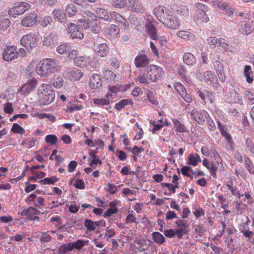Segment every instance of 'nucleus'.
Segmentation results:
<instances>
[{
    "instance_id": "nucleus-10",
    "label": "nucleus",
    "mask_w": 254,
    "mask_h": 254,
    "mask_svg": "<svg viewBox=\"0 0 254 254\" xmlns=\"http://www.w3.org/2000/svg\"><path fill=\"white\" fill-rule=\"evenodd\" d=\"M68 33L70 34L72 39H82L84 37V34L82 31V27L75 25L74 23H70L69 25L67 24Z\"/></svg>"
},
{
    "instance_id": "nucleus-33",
    "label": "nucleus",
    "mask_w": 254,
    "mask_h": 254,
    "mask_svg": "<svg viewBox=\"0 0 254 254\" xmlns=\"http://www.w3.org/2000/svg\"><path fill=\"white\" fill-rule=\"evenodd\" d=\"M174 127L176 130L180 132H185L187 131V128L185 126L181 124L178 120L173 119L172 120Z\"/></svg>"
},
{
    "instance_id": "nucleus-55",
    "label": "nucleus",
    "mask_w": 254,
    "mask_h": 254,
    "mask_svg": "<svg viewBox=\"0 0 254 254\" xmlns=\"http://www.w3.org/2000/svg\"><path fill=\"white\" fill-rule=\"evenodd\" d=\"M44 199L40 196L37 197V200L34 202V204L35 206L40 208L41 206H44Z\"/></svg>"
},
{
    "instance_id": "nucleus-8",
    "label": "nucleus",
    "mask_w": 254,
    "mask_h": 254,
    "mask_svg": "<svg viewBox=\"0 0 254 254\" xmlns=\"http://www.w3.org/2000/svg\"><path fill=\"white\" fill-rule=\"evenodd\" d=\"M30 7V4L26 2H21L18 3L17 4L9 11L8 13L14 17H16L17 15L22 14Z\"/></svg>"
},
{
    "instance_id": "nucleus-49",
    "label": "nucleus",
    "mask_w": 254,
    "mask_h": 254,
    "mask_svg": "<svg viewBox=\"0 0 254 254\" xmlns=\"http://www.w3.org/2000/svg\"><path fill=\"white\" fill-rule=\"evenodd\" d=\"M83 107L81 105H74L73 104L72 106H67L66 108V112H68L69 113H71L74 111H78L82 109Z\"/></svg>"
},
{
    "instance_id": "nucleus-64",
    "label": "nucleus",
    "mask_w": 254,
    "mask_h": 254,
    "mask_svg": "<svg viewBox=\"0 0 254 254\" xmlns=\"http://www.w3.org/2000/svg\"><path fill=\"white\" fill-rule=\"evenodd\" d=\"M175 224L179 229H182L185 230L187 225L185 223L184 220H178L175 222Z\"/></svg>"
},
{
    "instance_id": "nucleus-6",
    "label": "nucleus",
    "mask_w": 254,
    "mask_h": 254,
    "mask_svg": "<svg viewBox=\"0 0 254 254\" xmlns=\"http://www.w3.org/2000/svg\"><path fill=\"white\" fill-rule=\"evenodd\" d=\"M191 119L196 121L199 125H203L209 117L208 113L204 111L196 109H192L190 112Z\"/></svg>"
},
{
    "instance_id": "nucleus-27",
    "label": "nucleus",
    "mask_w": 254,
    "mask_h": 254,
    "mask_svg": "<svg viewBox=\"0 0 254 254\" xmlns=\"http://www.w3.org/2000/svg\"><path fill=\"white\" fill-rule=\"evenodd\" d=\"M89 61V58L86 56H83L78 57L74 61V64L77 66L80 67H84L87 66L88 62Z\"/></svg>"
},
{
    "instance_id": "nucleus-48",
    "label": "nucleus",
    "mask_w": 254,
    "mask_h": 254,
    "mask_svg": "<svg viewBox=\"0 0 254 254\" xmlns=\"http://www.w3.org/2000/svg\"><path fill=\"white\" fill-rule=\"evenodd\" d=\"M118 210L117 208H108L106 212L103 214V216L104 218H107L111 216L112 214L114 213H117Z\"/></svg>"
},
{
    "instance_id": "nucleus-58",
    "label": "nucleus",
    "mask_w": 254,
    "mask_h": 254,
    "mask_svg": "<svg viewBox=\"0 0 254 254\" xmlns=\"http://www.w3.org/2000/svg\"><path fill=\"white\" fill-rule=\"evenodd\" d=\"M188 232V231H186L184 229H178L176 230L175 232V235H177L178 239H181L183 237V235L184 234H187Z\"/></svg>"
},
{
    "instance_id": "nucleus-39",
    "label": "nucleus",
    "mask_w": 254,
    "mask_h": 254,
    "mask_svg": "<svg viewBox=\"0 0 254 254\" xmlns=\"http://www.w3.org/2000/svg\"><path fill=\"white\" fill-rule=\"evenodd\" d=\"M11 131L15 133L24 134L25 130L17 123H14L11 129Z\"/></svg>"
},
{
    "instance_id": "nucleus-53",
    "label": "nucleus",
    "mask_w": 254,
    "mask_h": 254,
    "mask_svg": "<svg viewBox=\"0 0 254 254\" xmlns=\"http://www.w3.org/2000/svg\"><path fill=\"white\" fill-rule=\"evenodd\" d=\"M213 64L216 72L223 70V65L220 61H216L214 62Z\"/></svg>"
},
{
    "instance_id": "nucleus-57",
    "label": "nucleus",
    "mask_w": 254,
    "mask_h": 254,
    "mask_svg": "<svg viewBox=\"0 0 254 254\" xmlns=\"http://www.w3.org/2000/svg\"><path fill=\"white\" fill-rule=\"evenodd\" d=\"M196 7L197 9L201 10L203 13L206 14V12L207 11L208 7L206 5L201 3H198L196 5Z\"/></svg>"
},
{
    "instance_id": "nucleus-43",
    "label": "nucleus",
    "mask_w": 254,
    "mask_h": 254,
    "mask_svg": "<svg viewBox=\"0 0 254 254\" xmlns=\"http://www.w3.org/2000/svg\"><path fill=\"white\" fill-rule=\"evenodd\" d=\"M84 245L85 242L82 240H78L74 243H71V247H73V249L75 248L77 250H80Z\"/></svg>"
},
{
    "instance_id": "nucleus-45",
    "label": "nucleus",
    "mask_w": 254,
    "mask_h": 254,
    "mask_svg": "<svg viewBox=\"0 0 254 254\" xmlns=\"http://www.w3.org/2000/svg\"><path fill=\"white\" fill-rule=\"evenodd\" d=\"M94 103L95 104L98 105H107L109 104L110 101L109 100L105 98H101V99H95L94 100Z\"/></svg>"
},
{
    "instance_id": "nucleus-18",
    "label": "nucleus",
    "mask_w": 254,
    "mask_h": 254,
    "mask_svg": "<svg viewBox=\"0 0 254 254\" xmlns=\"http://www.w3.org/2000/svg\"><path fill=\"white\" fill-rule=\"evenodd\" d=\"M90 87L92 89H98L102 85V80L100 75L94 73L90 78Z\"/></svg>"
},
{
    "instance_id": "nucleus-40",
    "label": "nucleus",
    "mask_w": 254,
    "mask_h": 254,
    "mask_svg": "<svg viewBox=\"0 0 254 254\" xmlns=\"http://www.w3.org/2000/svg\"><path fill=\"white\" fill-rule=\"evenodd\" d=\"M70 49L69 45L66 44H61L59 45L57 48V52L60 54H65Z\"/></svg>"
},
{
    "instance_id": "nucleus-35",
    "label": "nucleus",
    "mask_w": 254,
    "mask_h": 254,
    "mask_svg": "<svg viewBox=\"0 0 254 254\" xmlns=\"http://www.w3.org/2000/svg\"><path fill=\"white\" fill-rule=\"evenodd\" d=\"M127 4V0H112V5L117 8H123Z\"/></svg>"
},
{
    "instance_id": "nucleus-31",
    "label": "nucleus",
    "mask_w": 254,
    "mask_h": 254,
    "mask_svg": "<svg viewBox=\"0 0 254 254\" xmlns=\"http://www.w3.org/2000/svg\"><path fill=\"white\" fill-rule=\"evenodd\" d=\"M154 241L158 244H162L165 241V238L162 234L158 232H154L152 234Z\"/></svg>"
},
{
    "instance_id": "nucleus-19",
    "label": "nucleus",
    "mask_w": 254,
    "mask_h": 254,
    "mask_svg": "<svg viewBox=\"0 0 254 254\" xmlns=\"http://www.w3.org/2000/svg\"><path fill=\"white\" fill-rule=\"evenodd\" d=\"M238 30L243 34L248 35L252 31V27L250 23L242 21L239 24Z\"/></svg>"
},
{
    "instance_id": "nucleus-7",
    "label": "nucleus",
    "mask_w": 254,
    "mask_h": 254,
    "mask_svg": "<svg viewBox=\"0 0 254 254\" xmlns=\"http://www.w3.org/2000/svg\"><path fill=\"white\" fill-rule=\"evenodd\" d=\"M83 23L85 29H88L94 33H97L100 31V27L98 25V20L96 16H91L90 18L84 19Z\"/></svg>"
},
{
    "instance_id": "nucleus-4",
    "label": "nucleus",
    "mask_w": 254,
    "mask_h": 254,
    "mask_svg": "<svg viewBox=\"0 0 254 254\" xmlns=\"http://www.w3.org/2000/svg\"><path fill=\"white\" fill-rule=\"evenodd\" d=\"M146 72L148 78L153 82L158 81L162 76L163 74L162 68L155 65L148 66L147 68Z\"/></svg>"
},
{
    "instance_id": "nucleus-11",
    "label": "nucleus",
    "mask_w": 254,
    "mask_h": 254,
    "mask_svg": "<svg viewBox=\"0 0 254 254\" xmlns=\"http://www.w3.org/2000/svg\"><path fill=\"white\" fill-rule=\"evenodd\" d=\"M112 12H109L107 10L99 7L96 9L97 16L101 22L104 23H109L113 19Z\"/></svg>"
},
{
    "instance_id": "nucleus-28",
    "label": "nucleus",
    "mask_w": 254,
    "mask_h": 254,
    "mask_svg": "<svg viewBox=\"0 0 254 254\" xmlns=\"http://www.w3.org/2000/svg\"><path fill=\"white\" fill-rule=\"evenodd\" d=\"M73 250L71 247V243H67L61 245V246L57 250L58 254H66L67 252Z\"/></svg>"
},
{
    "instance_id": "nucleus-61",
    "label": "nucleus",
    "mask_w": 254,
    "mask_h": 254,
    "mask_svg": "<svg viewBox=\"0 0 254 254\" xmlns=\"http://www.w3.org/2000/svg\"><path fill=\"white\" fill-rule=\"evenodd\" d=\"M4 111L7 114H11L13 111L12 104L7 103L4 106Z\"/></svg>"
},
{
    "instance_id": "nucleus-63",
    "label": "nucleus",
    "mask_w": 254,
    "mask_h": 254,
    "mask_svg": "<svg viewBox=\"0 0 254 254\" xmlns=\"http://www.w3.org/2000/svg\"><path fill=\"white\" fill-rule=\"evenodd\" d=\"M51 240V237L46 232L43 233L41 237V241L42 242H49Z\"/></svg>"
},
{
    "instance_id": "nucleus-44",
    "label": "nucleus",
    "mask_w": 254,
    "mask_h": 254,
    "mask_svg": "<svg viewBox=\"0 0 254 254\" xmlns=\"http://www.w3.org/2000/svg\"><path fill=\"white\" fill-rule=\"evenodd\" d=\"M64 84V80L62 77H58L56 78L53 83V85L56 88H60Z\"/></svg>"
},
{
    "instance_id": "nucleus-62",
    "label": "nucleus",
    "mask_w": 254,
    "mask_h": 254,
    "mask_svg": "<svg viewBox=\"0 0 254 254\" xmlns=\"http://www.w3.org/2000/svg\"><path fill=\"white\" fill-rule=\"evenodd\" d=\"M78 52L76 50H70L69 51L68 53V57L70 60H74L77 59V56Z\"/></svg>"
},
{
    "instance_id": "nucleus-52",
    "label": "nucleus",
    "mask_w": 254,
    "mask_h": 254,
    "mask_svg": "<svg viewBox=\"0 0 254 254\" xmlns=\"http://www.w3.org/2000/svg\"><path fill=\"white\" fill-rule=\"evenodd\" d=\"M246 143L248 149L252 152H254V144L252 140L250 138H247Z\"/></svg>"
},
{
    "instance_id": "nucleus-23",
    "label": "nucleus",
    "mask_w": 254,
    "mask_h": 254,
    "mask_svg": "<svg viewBox=\"0 0 254 254\" xmlns=\"http://www.w3.org/2000/svg\"><path fill=\"white\" fill-rule=\"evenodd\" d=\"M67 73L69 74V76H70L73 78L79 80L82 77L83 75V72L80 70H72L70 68H67L65 70V71L64 72V74H65L67 75Z\"/></svg>"
},
{
    "instance_id": "nucleus-42",
    "label": "nucleus",
    "mask_w": 254,
    "mask_h": 254,
    "mask_svg": "<svg viewBox=\"0 0 254 254\" xmlns=\"http://www.w3.org/2000/svg\"><path fill=\"white\" fill-rule=\"evenodd\" d=\"M245 162L247 169L251 174H254V166H253L250 159L245 157Z\"/></svg>"
},
{
    "instance_id": "nucleus-59",
    "label": "nucleus",
    "mask_w": 254,
    "mask_h": 254,
    "mask_svg": "<svg viewBox=\"0 0 254 254\" xmlns=\"http://www.w3.org/2000/svg\"><path fill=\"white\" fill-rule=\"evenodd\" d=\"M75 187L79 189H84L85 188L84 182L83 180L77 179Z\"/></svg>"
},
{
    "instance_id": "nucleus-46",
    "label": "nucleus",
    "mask_w": 254,
    "mask_h": 254,
    "mask_svg": "<svg viewBox=\"0 0 254 254\" xmlns=\"http://www.w3.org/2000/svg\"><path fill=\"white\" fill-rule=\"evenodd\" d=\"M220 46L225 50L233 53L235 48L231 45L228 42H221Z\"/></svg>"
},
{
    "instance_id": "nucleus-17",
    "label": "nucleus",
    "mask_w": 254,
    "mask_h": 254,
    "mask_svg": "<svg viewBox=\"0 0 254 254\" xmlns=\"http://www.w3.org/2000/svg\"><path fill=\"white\" fill-rule=\"evenodd\" d=\"M113 19L116 20L117 22L122 28L127 29L129 26L127 19L123 17L120 14L113 11L112 13Z\"/></svg>"
},
{
    "instance_id": "nucleus-32",
    "label": "nucleus",
    "mask_w": 254,
    "mask_h": 254,
    "mask_svg": "<svg viewBox=\"0 0 254 254\" xmlns=\"http://www.w3.org/2000/svg\"><path fill=\"white\" fill-rule=\"evenodd\" d=\"M207 43L215 48L220 46L221 43V39H218L215 37H210L207 39Z\"/></svg>"
},
{
    "instance_id": "nucleus-50",
    "label": "nucleus",
    "mask_w": 254,
    "mask_h": 254,
    "mask_svg": "<svg viewBox=\"0 0 254 254\" xmlns=\"http://www.w3.org/2000/svg\"><path fill=\"white\" fill-rule=\"evenodd\" d=\"M53 21V18L50 16H45L41 21V25L43 27L47 26Z\"/></svg>"
},
{
    "instance_id": "nucleus-30",
    "label": "nucleus",
    "mask_w": 254,
    "mask_h": 254,
    "mask_svg": "<svg viewBox=\"0 0 254 254\" xmlns=\"http://www.w3.org/2000/svg\"><path fill=\"white\" fill-rule=\"evenodd\" d=\"M198 162H201V159L198 154H195V155H193L191 154L189 155L188 164L196 166Z\"/></svg>"
},
{
    "instance_id": "nucleus-5",
    "label": "nucleus",
    "mask_w": 254,
    "mask_h": 254,
    "mask_svg": "<svg viewBox=\"0 0 254 254\" xmlns=\"http://www.w3.org/2000/svg\"><path fill=\"white\" fill-rule=\"evenodd\" d=\"M21 44L30 53L37 45L35 34L31 33L24 35L21 39Z\"/></svg>"
},
{
    "instance_id": "nucleus-3",
    "label": "nucleus",
    "mask_w": 254,
    "mask_h": 254,
    "mask_svg": "<svg viewBox=\"0 0 254 254\" xmlns=\"http://www.w3.org/2000/svg\"><path fill=\"white\" fill-rule=\"evenodd\" d=\"M44 92L41 93L40 102L44 105H49L53 102L55 99V94L53 90L50 89L51 86L48 84H42Z\"/></svg>"
},
{
    "instance_id": "nucleus-60",
    "label": "nucleus",
    "mask_w": 254,
    "mask_h": 254,
    "mask_svg": "<svg viewBox=\"0 0 254 254\" xmlns=\"http://www.w3.org/2000/svg\"><path fill=\"white\" fill-rule=\"evenodd\" d=\"M38 183L43 185H53L54 184V182L52 180V178H46L43 180H40L38 181Z\"/></svg>"
},
{
    "instance_id": "nucleus-56",
    "label": "nucleus",
    "mask_w": 254,
    "mask_h": 254,
    "mask_svg": "<svg viewBox=\"0 0 254 254\" xmlns=\"http://www.w3.org/2000/svg\"><path fill=\"white\" fill-rule=\"evenodd\" d=\"M77 166V163L75 161H71L68 164V170L69 172H73Z\"/></svg>"
},
{
    "instance_id": "nucleus-2",
    "label": "nucleus",
    "mask_w": 254,
    "mask_h": 254,
    "mask_svg": "<svg viewBox=\"0 0 254 254\" xmlns=\"http://www.w3.org/2000/svg\"><path fill=\"white\" fill-rule=\"evenodd\" d=\"M58 64L52 59H47L40 63L36 68L37 73L41 76H47L58 70Z\"/></svg>"
},
{
    "instance_id": "nucleus-1",
    "label": "nucleus",
    "mask_w": 254,
    "mask_h": 254,
    "mask_svg": "<svg viewBox=\"0 0 254 254\" xmlns=\"http://www.w3.org/2000/svg\"><path fill=\"white\" fill-rule=\"evenodd\" d=\"M154 12L158 14L159 21L170 29H176L180 25V20L165 7L159 6L154 9Z\"/></svg>"
},
{
    "instance_id": "nucleus-16",
    "label": "nucleus",
    "mask_w": 254,
    "mask_h": 254,
    "mask_svg": "<svg viewBox=\"0 0 254 254\" xmlns=\"http://www.w3.org/2000/svg\"><path fill=\"white\" fill-rule=\"evenodd\" d=\"M104 32L108 38H114L119 34L120 28L118 26L112 24L104 28Z\"/></svg>"
},
{
    "instance_id": "nucleus-34",
    "label": "nucleus",
    "mask_w": 254,
    "mask_h": 254,
    "mask_svg": "<svg viewBox=\"0 0 254 254\" xmlns=\"http://www.w3.org/2000/svg\"><path fill=\"white\" fill-rule=\"evenodd\" d=\"M132 103L131 100L128 99H123L121 100L119 103H117L115 105V109L118 111H120L123 109L125 106L130 104Z\"/></svg>"
},
{
    "instance_id": "nucleus-13",
    "label": "nucleus",
    "mask_w": 254,
    "mask_h": 254,
    "mask_svg": "<svg viewBox=\"0 0 254 254\" xmlns=\"http://www.w3.org/2000/svg\"><path fill=\"white\" fill-rule=\"evenodd\" d=\"M37 18V14L35 11L30 13L21 20V24L25 27H31L34 26Z\"/></svg>"
},
{
    "instance_id": "nucleus-25",
    "label": "nucleus",
    "mask_w": 254,
    "mask_h": 254,
    "mask_svg": "<svg viewBox=\"0 0 254 254\" xmlns=\"http://www.w3.org/2000/svg\"><path fill=\"white\" fill-rule=\"evenodd\" d=\"M53 15L55 19H57L60 22H64L65 19V13L61 9H56L53 11Z\"/></svg>"
},
{
    "instance_id": "nucleus-26",
    "label": "nucleus",
    "mask_w": 254,
    "mask_h": 254,
    "mask_svg": "<svg viewBox=\"0 0 254 254\" xmlns=\"http://www.w3.org/2000/svg\"><path fill=\"white\" fill-rule=\"evenodd\" d=\"M183 61L187 65H192L195 64V58L193 54L186 53L183 56Z\"/></svg>"
},
{
    "instance_id": "nucleus-9",
    "label": "nucleus",
    "mask_w": 254,
    "mask_h": 254,
    "mask_svg": "<svg viewBox=\"0 0 254 254\" xmlns=\"http://www.w3.org/2000/svg\"><path fill=\"white\" fill-rule=\"evenodd\" d=\"M18 58L17 50L15 46H7L3 50L2 58L4 61L11 62Z\"/></svg>"
},
{
    "instance_id": "nucleus-41",
    "label": "nucleus",
    "mask_w": 254,
    "mask_h": 254,
    "mask_svg": "<svg viewBox=\"0 0 254 254\" xmlns=\"http://www.w3.org/2000/svg\"><path fill=\"white\" fill-rule=\"evenodd\" d=\"M148 79H149L148 77V75H147L146 72L138 75L136 81H139V83L142 84H147L148 83Z\"/></svg>"
},
{
    "instance_id": "nucleus-36",
    "label": "nucleus",
    "mask_w": 254,
    "mask_h": 254,
    "mask_svg": "<svg viewBox=\"0 0 254 254\" xmlns=\"http://www.w3.org/2000/svg\"><path fill=\"white\" fill-rule=\"evenodd\" d=\"M95 224V221H93L89 219H86L85 220L84 225L88 231H93L96 229Z\"/></svg>"
},
{
    "instance_id": "nucleus-54",
    "label": "nucleus",
    "mask_w": 254,
    "mask_h": 254,
    "mask_svg": "<svg viewBox=\"0 0 254 254\" xmlns=\"http://www.w3.org/2000/svg\"><path fill=\"white\" fill-rule=\"evenodd\" d=\"M154 40L156 41V43H158L162 47H167V42L164 38L157 36V39Z\"/></svg>"
},
{
    "instance_id": "nucleus-37",
    "label": "nucleus",
    "mask_w": 254,
    "mask_h": 254,
    "mask_svg": "<svg viewBox=\"0 0 254 254\" xmlns=\"http://www.w3.org/2000/svg\"><path fill=\"white\" fill-rule=\"evenodd\" d=\"M58 141V138L55 134H49L46 136L45 141L52 145H55Z\"/></svg>"
},
{
    "instance_id": "nucleus-15",
    "label": "nucleus",
    "mask_w": 254,
    "mask_h": 254,
    "mask_svg": "<svg viewBox=\"0 0 254 254\" xmlns=\"http://www.w3.org/2000/svg\"><path fill=\"white\" fill-rule=\"evenodd\" d=\"M94 50L97 56L104 58L107 56L109 53V47L107 44L103 43L97 45H94Z\"/></svg>"
},
{
    "instance_id": "nucleus-21",
    "label": "nucleus",
    "mask_w": 254,
    "mask_h": 254,
    "mask_svg": "<svg viewBox=\"0 0 254 254\" xmlns=\"http://www.w3.org/2000/svg\"><path fill=\"white\" fill-rule=\"evenodd\" d=\"M217 6L221 10L225 11L226 14L230 17H233L234 12L235 11L231 5H229L226 2L222 3L221 2H218Z\"/></svg>"
},
{
    "instance_id": "nucleus-24",
    "label": "nucleus",
    "mask_w": 254,
    "mask_h": 254,
    "mask_svg": "<svg viewBox=\"0 0 254 254\" xmlns=\"http://www.w3.org/2000/svg\"><path fill=\"white\" fill-rule=\"evenodd\" d=\"M130 4V7L131 10L135 12H142V6L141 3L135 0H127Z\"/></svg>"
},
{
    "instance_id": "nucleus-51",
    "label": "nucleus",
    "mask_w": 254,
    "mask_h": 254,
    "mask_svg": "<svg viewBox=\"0 0 254 254\" xmlns=\"http://www.w3.org/2000/svg\"><path fill=\"white\" fill-rule=\"evenodd\" d=\"M11 24V22L9 19H3L0 22V26L3 30L7 28Z\"/></svg>"
},
{
    "instance_id": "nucleus-47",
    "label": "nucleus",
    "mask_w": 254,
    "mask_h": 254,
    "mask_svg": "<svg viewBox=\"0 0 254 254\" xmlns=\"http://www.w3.org/2000/svg\"><path fill=\"white\" fill-rule=\"evenodd\" d=\"M177 35L178 37L184 39H188L191 36L190 33L187 31H180L177 32Z\"/></svg>"
},
{
    "instance_id": "nucleus-12",
    "label": "nucleus",
    "mask_w": 254,
    "mask_h": 254,
    "mask_svg": "<svg viewBox=\"0 0 254 254\" xmlns=\"http://www.w3.org/2000/svg\"><path fill=\"white\" fill-rule=\"evenodd\" d=\"M37 83V81L35 79L29 80L26 83L21 87L19 91L21 92V93L24 95H27L31 91L35 89Z\"/></svg>"
},
{
    "instance_id": "nucleus-14",
    "label": "nucleus",
    "mask_w": 254,
    "mask_h": 254,
    "mask_svg": "<svg viewBox=\"0 0 254 254\" xmlns=\"http://www.w3.org/2000/svg\"><path fill=\"white\" fill-rule=\"evenodd\" d=\"M148 57L144 54L138 55L134 59V64L137 68H144L149 64Z\"/></svg>"
},
{
    "instance_id": "nucleus-38",
    "label": "nucleus",
    "mask_w": 254,
    "mask_h": 254,
    "mask_svg": "<svg viewBox=\"0 0 254 254\" xmlns=\"http://www.w3.org/2000/svg\"><path fill=\"white\" fill-rule=\"evenodd\" d=\"M65 12L70 16H73L77 12V9L73 4H68L65 9Z\"/></svg>"
},
{
    "instance_id": "nucleus-29",
    "label": "nucleus",
    "mask_w": 254,
    "mask_h": 254,
    "mask_svg": "<svg viewBox=\"0 0 254 254\" xmlns=\"http://www.w3.org/2000/svg\"><path fill=\"white\" fill-rule=\"evenodd\" d=\"M222 134L225 137L227 140L226 143H228L229 146L226 147V149L227 150L234 149V143L232 140V137L226 131L221 130Z\"/></svg>"
},
{
    "instance_id": "nucleus-22",
    "label": "nucleus",
    "mask_w": 254,
    "mask_h": 254,
    "mask_svg": "<svg viewBox=\"0 0 254 254\" xmlns=\"http://www.w3.org/2000/svg\"><path fill=\"white\" fill-rule=\"evenodd\" d=\"M145 27L147 33L149 35L150 38L153 40L157 39L158 35L156 32V29L153 25V22L150 20L147 21V23L146 24Z\"/></svg>"
},
{
    "instance_id": "nucleus-20",
    "label": "nucleus",
    "mask_w": 254,
    "mask_h": 254,
    "mask_svg": "<svg viewBox=\"0 0 254 254\" xmlns=\"http://www.w3.org/2000/svg\"><path fill=\"white\" fill-rule=\"evenodd\" d=\"M57 42V34L56 32H51L45 37L43 41V45L46 46H51Z\"/></svg>"
}]
</instances>
